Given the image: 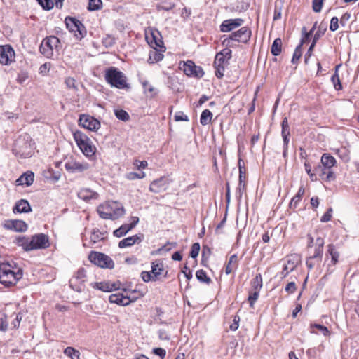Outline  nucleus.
Returning a JSON list of instances; mask_svg holds the SVG:
<instances>
[{
	"instance_id": "nucleus-39",
	"label": "nucleus",
	"mask_w": 359,
	"mask_h": 359,
	"mask_svg": "<svg viewBox=\"0 0 359 359\" xmlns=\"http://www.w3.org/2000/svg\"><path fill=\"white\" fill-rule=\"evenodd\" d=\"M131 229V226H130L128 224H124L121 225L118 229H116L113 234L114 236L120 238L125 236Z\"/></svg>"
},
{
	"instance_id": "nucleus-55",
	"label": "nucleus",
	"mask_w": 359,
	"mask_h": 359,
	"mask_svg": "<svg viewBox=\"0 0 359 359\" xmlns=\"http://www.w3.org/2000/svg\"><path fill=\"white\" fill-rule=\"evenodd\" d=\"M324 0H313L312 8L314 12L319 13L322 10Z\"/></svg>"
},
{
	"instance_id": "nucleus-42",
	"label": "nucleus",
	"mask_w": 359,
	"mask_h": 359,
	"mask_svg": "<svg viewBox=\"0 0 359 359\" xmlns=\"http://www.w3.org/2000/svg\"><path fill=\"white\" fill-rule=\"evenodd\" d=\"M196 277L197 280L201 283L209 284L211 282V279L207 276L206 272L203 270H198L196 273Z\"/></svg>"
},
{
	"instance_id": "nucleus-57",
	"label": "nucleus",
	"mask_w": 359,
	"mask_h": 359,
	"mask_svg": "<svg viewBox=\"0 0 359 359\" xmlns=\"http://www.w3.org/2000/svg\"><path fill=\"white\" fill-rule=\"evenodd\" d=\"M177 245V243L175 242H168L164 245H163L161 248H160L158 251V252H168L170 251L172 248H175Z\"/></svg>"
},
{
	"instance_id": "nucleus-35",
	"label": "nucleus",
	"mask_w": 359,
	"mask_h": 359,
	"mask_svg": "<svg viewBox=\"0 0 359 359\" xmlns=\"http://www.w3.org/2000/svg\"><path fill=\"white\" fill-rule=\"evenodd\" d=\"M341 67V65H338L335 67V72L331 77V81L334 84V88L337 90H339L342 88V86L338 74V69Z\"/></svg>"
},
{
	"instance_id": "nucleus-15",
	"label": "nucleus",
	"mask_w": 359,
	"mask_h": 359,
	"mask_svg": "<svg viewBox=\"0 0 359 359\" xmlns=\"http://www.w3.org/2000/svg\"><path fill=\"white\" fill-rule=\"evenodd\" d=\"M33 250L45 249L48 247V238L43 233H39L31 238Z\"/></svg>"
},
{
	"instance_id": "nucleus-58",
	"label": "nucleus",
	"mask_w": 359,
	"mask_h": 359,
	"mask_svg": "<svg viewBox=\"0 0 359 359\" xmlns=\"http://www.w3.org/2000/svg\"><path fill=\"white\" fill-rule=\"evenodd\" d=\"M8 328V323L6 319V315L0 313V330L6 331Z\"/></svg>"
},
{
	"instance_id": "nucleus-7",
	"label": "nucleus",
	"mask_w": 359,
	"mask_h": 359,
	"mask_svg": "<svg viewBox=\"0 0 359 359\" xmlns=\"http://www.w3.org/2000/svg\"><path fill=\"white\" fill-rule=\"evenodd\" d=\"M65 22L67 28L69 32H73L77 39H81L86 35V27L79 20L67 17Z\"/></svg>"
},
{
	"instance_id": "nucleus-44",
	"label": "nucleus",
	"mask_w": 359,
	"mask_h": 359,
	"mask_svg": "<svg viewBox=\"0 0 359 359\" xmlns=\"http://www.w3.org/2000/svg\"><path fill=\"white\" fill-rule=\"evenodd\" d=\"M64 353L68 356L70 357L72 359H80V353L79 351L74 349L73 347H67Z\"/></svg>"
},
{
	"instance_id": "nucleus-54",
	"label": "nucleus",
	"mask_w": 359,
	"mask_h": 359,
	"mask_svg": "<svg viewBox=\"0 0 359 359\" xmlns=\"http://www.w3.org/2000/svg\"><path fill=\"white\" fill-rule=\"evenodd\" d=\"M101 233L99 229H93L91 235H90V241L92 243H95L99 241L102 240Z\"/></svg>"
},
{
	"instance_id": "nucleus-46",
	"label": "nucleus",
	"mask_w": 359,
	"mask_h": 359,
	"mask_svg": "<svg viewBox=\"0 0 359 359\" xmlns=\"http://www.w3.org/2000/svg\"><path fill=\"white\" fill-rule=\"evenodd\" d=\"M296 266L294 265V264L293 262H290V260L287 261V264L285 265L280 274H281V278H285L288 274L289 273H290L291 271H292L294 269H295Z\"/></svg>"
},
{
	"instance_id": "nucleus-49",
	"label": "nucleus",
	"mask_w": 359,
	"mask_h": 359,
	"mask_svg": "<svg viewBox=\"0 0 359 359\" xmlns=\"http://www.w3.org/2000/svg\"><path fill=\"white\" fill-rule=\"evenodd\" d=\"M311 327L317 328L325 337L329 336L330 334V332L329 331L327 327L323 325L314 323L311 324Z\"/></svg>"
},
{
	"instance_id": "nucleus-5",
	"label": "nucleus",
	"mask_w": 359,
	"mask_h": 359,
	"mask_svg": "<svg viewBox=\"0 0 359 359\" xmlns=\"http://www.w3.org/2000/svg\"><path fill=\"white\" fill-rule=\"evenodd\" d=\"M60 46V39L55 36H50L42 41L39 50L44 56L50 58L53 55V50H57Z\"/></svg>"
},
{
	"instance_id": "nucleus-33",
	"label": "nucleus",
	"mask_w": 359,
	"mask_h": 359,
	"mask_svg": "<svg viewBox=\"0 0 359 359\" xmlns=\"http://www.w3.org/2000/svg\"><path fill=\"white\" fill-rule=\"evenodd\" d=\"M212 113L209 109H205L202 111L200 117V123L203 126H206L211 122Z\"/></svg>"
},
{
	"instance_id": "nucleus-45",
	"label": "nucleus",
	"mask_w": 359,
	"mask_h": 359,
	"mask_svg": "<svg viewBox=\"0 0 359 359\" xmlns=\"http://www.w3.org/2000/svg\"><path fill=\"white\" fill-rule=\"evenodd\" d=\"M114 114L116 117L121 121H128L130 120V115L123 109H115Z\"/></svg>"
},
{
	"instance_id": "nucleus-23",
	"label": "nucleus",
	"mask_w": 359,
	"mask_h": 359,
	"mask_svg": "<svg viewBox=\"0 0 359 359\" xmlns=\"http://www.w3.org/2000/svg\"><path fill=\"white\" fill-rule=\"evenodd\" d=\"M13 212L27 213L32 211L30 204L27 200L20 199L13 208Z\"/></svg>"
},
{
	"instance_id": "nucleus-14",
	"label": "nucleus",
	"mask_w": 359,
	"mask_h": 359,
	"mask_svg": "<svg viewBox=\"0 0 359 359\" xmlns=\"http://www.w3.org/2000/svg\"><path fill=\"white\" fill-rule=\"evenodd\" d=\"M244 20L241 18L228 19L222 22L220 25V31L222 32H229L241 27Z\"/></svg>"
},
{
	"instance_id": "nucleus-19",
	"label": "nucleus",
	"mask_w": 359,
	"mask_h": 359,
	"mask_svg": "<svg viewBox=\"0 0 359 359\" xmlns=\"http://www.w3.org/2000/svg\"><path fill=\"white\" fill-rule=\"evenodd\" d=\"M143 238V235H134L132 236H129L126 238L118 243V247L120 248H124L127 247H130L135 243H140L142 242Z\"/></svg>"
},
{
	"instance_id": "nucleus-51",
	"label": "nucleus",
	"mask_w": 359,
	"mask_h": 359,
	"mask_svg": "<svg viewBox=\"0 0 359 359\" xmlns=\"http://www.w3.org/2000/svg\"><path fill=\"white\" fill-rule=\"evenodd\" d=\"M259 294V291H258V290H254L253 292H250V294H249V297H248V301H249V303H250V306L251 307L253 306V304H255V302L258 299Z\"/></svg>"
},
{
	"instance_id": "nucleus-4",
	"label": "nucleus",
	"mask_w": 359,
	"mask_h": 359,
	"mask_svg": "<svg viewBox=\"0 0 359 359\" xmlns=\"http://www.w3.org/2000/svg\"><path fill=\"white\" fill-rule=\"evenodd\" d=\"M104 77L107 82L111 86L119 89L127 87L126 80L123 73L116 67H111L107 69Z\"/></svg>"
},
{
	"instance_id": "nucleus-28",
	"label": "nucleus",
	"mask_w": 359,
	"mask_h": 359,
	"mask_svg": "<svg viewBox=\"0 0 359 359\" xmlns=\"http://www.w3.org/2000/svg\"><path fill=\"white\" fill-rule=\"evenodd\" d=\"M320 161L323 166L330 170H332V167L337 163L336 159L330 154H323Z\"/></svg>"
},
{
	"instance_id": "nucleus-8",
	"label": "nucleus",
	"mask_w": 359,
	"mask_h": 359,
	"mask_svg": "<svg viewBox=\"0 0 359 359\" xmlns=\"http://www.w3.org/2000/svg\"><path fill=\"white\" fill-rule=\"evenodd\" d=\"M251 34V30L249 28L243 27L238 31L232 32L228 38L223 41V43L228 45L230 41L246 43L250 39Z\"/></svg>"
},
{
	"instance_id": "nucleus-9",
	"label": "nucleus",
	"mask_w": 359,
	"mask_h": 359,
	"mask_svg": "<svg viewBox=\"0 0 359 359\" xmlns=\"http://www.w3.org/2000/svg\"><path fill=\"white\" fill-rule=\"evenodd\" d=\"M86 281V270L83 268H80L74 277L69 280L70 287L78 292L83 290V285Z\"/></svg>"
},
{
	"instance_id": "nucleus-63",
	"label": "nucleus",
	"mask_w": 359,
	"mask_h": 359,
	"mask_svg": "<svg viewBox=\"0 0 359 359\" xmlns=\"http://www.w3.org/2000/svg\"><path fill=\"white\" fill-rule=\"evenodd\" d=\"M174 119L175 121H189L188 116L187 115H185L182 111L177 112L175 115Z\"/></svg>"
},
{
	"instance_id": "nucleus-60",
	"label": "nucleus",
	"mask_w": 359,
	"mask_h": 359,
	"mask_svg": "<svg viewBox=\"0 0 359 359\" xmlns=\"http://www.w3.org/2000/svg\"><path fill=\"white\" fill-rule=\"evenodd\" d=\"M304 167H305V170H306V173L310 177V179L312 181L316 180V178L315 177L316 172H311V165L309 164V163L305 162Z\"/></svg>"
},
{
	"instance_id": "nucleus-47",
	"label": "nucleus",
	"mask_w": 359,
	"mask_h": 359,
	"mask_svg": "<svg viewBox=\"0 0 359 359\" xmlns=\"http://www.w3.org/2000/svg\"><path fill=\"white\" fill-rule=\"evenodd\" d=\"M102 4L101 0H89L88 9L89 11L99 10L101 8Z\"/></svg>"
},
{
	"instance_id": "nucleus-41",
	"label": "nucleus",
	"mask_w": 359,
	"mask_h": 359,
	"mask_svg": "<svg viewBox=\"0 0 359 359\" xmlns=\"http://www.w3.org/2000/svg\"><path fill=\"white\" fill-rule=\"evenodd\" d=\"M327 252L331 256L332 262L333 264H336V263L338 262L339 254L336 250L335 246L333 244H329L327 245Z\"/></svg>"
},
{
	"instance_id": "nucleus-17",
	"label": "nucleus",
	"mask_w": 359,
	"mask_h": 359,
	"mask_svg": "<svg viewBox=\"0 0 359 359\" xmlns=\"http://www.w3.org/2000/svg\"><path fill=\"white\" fill-rule=\"evenodd\" d=\"M323 253V248L316 246L313 255L309 257L306 261V266L312 269L316 264L320 263Z\"/></svg>"
},
{
	"instance_id": "nucleus-52",
	"label": "nucleus",
	"mask_w": 359,
	"mask_h": 359,
	"mask_svg": "<svg viewBox=\"0 0 359 359\" xmlns=\"http://www.w3.org/2000/svg\"><path fill=\"white\" fill-rule=\"evenodd\" d=\"M38 3L46 10H50L53 7V2L52 0H36Z\"/></svg>"
},
{
	"instance_id": "nucleus-11",
	"label": "nucleus",
	"mask_w": 359,
	"mask_h": 359,
	"mask_svg": "<svg viewBox=\"0 0 359 359\" xmlns=\"http://www.w3.org/2000/svg\"><path fill=\"white\" fill-rule=\"evenodd\" d=\"M79 123L82 127L89 130H97L100 128V122L90 115H81Z\"/></svg>"
},
{
	"instance_id": "nucleus-25",
	"label": "nucleus",
	"mask_w": 359,
	"mask_h": 359,
	"mask_svg": "<svg viewBox=\"0 0 359 359\" xmlns=\"http://www.w3.org/2000/svg\"><path fill=\"white\" fill-rule=\"evenodd\" d=\"M164 264L162 261L161 260H156L154 262H151V272L153 275V278H155V279L157 280L160 278V276L164 271Z\"/></svg>"
},
{
	"instance_id": "nucleus-2",
	"label": "nucleus",
	"mask_w": 359,
	"mask_h": 359,
	"mask_svg": "<svg viewBox=\"0 0 359 359\" xmlns=\"http://www.w3.org/2000/svg\"><path fill=\"white\" fill-rule=\"evenodd\" d=\"M22 271L18 269L14 272L11 269V266L6 263L0 264V283L6 287H9L22 278Z\"/></svg>"
},
{
	"instance_id": "nucleus-24",
	"label": "nucleus",
	"mask_w": 359,
	"mask_h": 359,
	"mask_svg": "<svg viewBox=\"0 0 359 359\" xmlns=\"http://www.w3.org/2000/svg\"><path fill=\"white\" fill-rule=\"evenodd\" d=\"M238 265V259L237 255H232L224 266V271L226 275L231 274L232 272L236 271Z\"/></svg>"
},
{
	"instance_id": "nucleus-21",
	"label": "nucleus",
	"mask_w": 359,
	"mask_h": 359,
	"mask_svg": "<svg viewBox=\"0 0 359 359\" xmlns=\"http://www.w3.org/2000/svg\"><path fill=\"white\" fill-rule=\"evenodd\" d=\"M34 179V173L31 171H27L20 175L15 182L18 185L29 187L32 184Z\"/></svg>"
},
{
	"instance_id": "nucleus-6",
	"label": "nucleus",
	"mask_w": 359,
	"mask_h": 359,
	"mask_svg": "<svg viewBox=\"0 0 359 359\" xmlns=\"http://www.w3.org/2000/svg\"><path fill=\"white\" fill-rule=\"evenodd\" d=\"M88 259L100 268L111 269L114 267L113 259L108 255L95 251H92L88 255Z\"/></svg>"
},
{
	"instance_id": "nucleus-59",
	"label": "nucleus",
	"mask_w": 359,
	"mask_h": 359,
	"mask_svg": "<svg viewBox=\"0 0 359 359\" xmlns=\"http://www.w3.org/2000/svg\"><path fill=\"white\" fill-rule=\"evenodd\" d=\"M67 87L68 88H72L75 90H77V86L76 85V80L72 77H68L65 79V81Z\"/></svg>"
},
{
	"instance_id": "nucleus-27",
	"label": "nucleus",
	"mask_w": 359,
	"mask_h": 359,
	"mask_svg": "<svg viewBox=\"0 0 359 359\" xmlns=\"http://www.w3.org/2000/svg\"><path fill=\"white\" fill-rule=\"evenodd\" d=\"M165 180L164 178L161 177L158 180H154L151 183L150 187H149V190L154 193H159L162 190L165 189Z\"/></svg>"
},
{
	"instance_id": "nucleus-30",
	"label": "nucleus",
	"mask_w": 359,
	"mask_h": 359,
	"mask_svg": "<svg viewBox=\"0 0 359 359\" xmlns=\"http://www.w3.org/2000/svg\"><path fill=\"white\" fill-rule=\"evenodd\" d=\"M225 63H227V62L224 61V60L218 62L217 60V56H215V62H214L215 68V75L219 79L223 77V76H224V72L225 69Z\"/></svg>"
},
{
	"instance_id": "nucleus-13",
	"label": "nucleus",
	"mask_w": 359,
	"mask_h": 359,
	"mask_svg": "<svg viewBox=\"0 0 359 359\" xmlns=\"http://www.w3.org/2000/svg\"><path fill=\"white\" fill-rule=\"evenodd\" d=\"M326 29H327L326 26H322V25H320L319 26V27H318V29L314 34V36H313V40H312V43H311L310 47L309 48L307 52L306 53V54L304 55V62H305L306 64L308 63L309 60L311 57L313 48H314V47H315L318 40L323 35H324Z\"/></svg>"
},
{
	"instance_id": "nucleus-32",
	"label": "nucleus",
	"mask_w": 359,
	"mask_h": 359,
	"mask_svg": "<svg viewBox=\"0 0 359 359\" xmlns=\"http://www.w3.org/2000/svg\"><path fill=\"white\" fill-rule=\"evenodd\" d=\"M282 50V41L280 38H276L271 48V52L274 56H278L281 53Z\"/></svg>"
},
{
	"instance_id": "nucleus-10",
	"label": "nucleus",
	"mask_w": 359,
	"mask_h": 359,
	"mask_svg": "<svg viewBox=\"0 0 359 359\" xmlns=\"http://www.w3.org/2000/svg\"><path fill=\"white\" fill-rule=\"evenodd\" d=\"M15 60V52L10 45L0 46V63L8 65Z\"/></svg>"
},
{
	"instance_id": "nucleus-37",
	"label": "nucleus",
	"mask_w": 359,
	"mask_h": 359,
	"mask_svg": "<svg viewBox=\"0 0 359 359\" xmlns=\"http://www.w3.org/2000/svg\"><path fill=\"white\" fill-rule=\"evenodd\" d=\"M231 50L229 48H224L221 52L216 54L217 60L218 62L224 60L226 61L231 58Z\"/></svg>"
},
{
	"instance_id": "nucleus-22",
	"label": "nucleus",
	"mask_w": 359,
	"mask_h": 359,
	"mask_svg": "<svg viewBox=\"0 0 359 359\" xmlns=\"http://www.w3.org/2000/svg\"><path fill=\"white\" fill-rule=\"evenodd\" d=\"M151 39L150 41H149V38L148 36L146 37L147 40L148 41L149 44L151 46V47H152L154 49L156 48L157 47H158L160 48H165L163 46V41L161 39V38L158 37V36H161V34L157 30L152 31L151 33Z\"/></svg>"
},
{
	"instance_id": "nucleus-26",
	"label": "nucleus",
	"mask_w": 359,
	"mask_h": 359,
	"mask_svg": "<svg viewBox=\"0 0 359 359\" xmlns=\"http://www.w3.org/2000/svg\"><path fill=\"white\" fill-rule=\"evenodd\" d=\"M8 229L17 232H24L27 229V224L22 220H13L7 226Z\"/></svg>"
},
{
	"instance_id": "nucleus-34",
	"label": "nucleus",
	"mask_w": 359,
	"mask_h": 359,
	"mask_svg": "<svg viewBox=\"0 0 359 359\" xmlns=\"http://www.w3.org/2000/svg\"><path fill=\"white\" fill-rule=\"evenodd\" d=\"M195 64L191 60H187L184 62L183 65L180 68L184 71V74L187 76H192L194 69L195 68Z\"/></svg>"
},
{
	"instance_id": "nucleus-61",
	"label": "nucleus",
	"mask_w": 359,
	"mask_h": 359,
	"mask_svg": "<svg viewBox=\"0 0 359 359\" xmlns=\"http://www.w3.org/2000/svg\"><path fill=\"white\" fill-rule=\"evenodd\" d=\"M339 28V19L337 17L332 18L330 20V29L332 32L336 31Z\"/></svg>"
},
{
	"instance_id": "nucleus-53",
	"label": "nucleus",
	"mask_w": 359,
	"mask_h": 359,
	"mask_svg": "<svg viewBox=\"0 0 359 359\" xmlns=\"http://www.w3.org/2000/svg\"><path fill=\"white\" fill-rule=\"evenodd\" d=\"M141 278L143 280V281L146 283L156 280L155 278H153V275L151 271H142L141 273Z\"/></svg>"
},
{
	"instance_id": "nucleus-3",
	"label": "nucleus",
	"mask_w": 359,
	"mask_h": 359,
	"mask_svg": "<svg viewBox=\"0 0 359 359\" xmlns=\"http://www.w3.org/2000/svg\"><path fill=\"white\" fill-rule=\"evenodd\" d=\"M74 140L81 152L87 157L93 156L96 148L92 144L90 138L80 130L73 132Z\"/></svg>"
},
{
	"instance_id": "nucleus-1",
	"label": "nucleus",
	"mask_w": 359,
	"mask_h": 359,
	"mask_svg": "<svg viewBox=\"0 0 359 359\" xmlns=\"http://www.w3.org/2000/svg\"><path fill=\"white\" fill-rule=\"evenodd\" d=\"M97 211L101 218L113 220L122 216L125 212L123 207L116 201H111L100 205Z\"/></svg>"
},
{
	"instance_id": "nucleus-36",
	"label": "nucleus",
	"mask_w": 359,
	"mask_h": 359,
	"mask_svg": "<svg viewBox=\"0 0 359 359\" xmlns=\"http://www.w3.org/2000/svg\"><path fill=\"white\" fill-rule=\"evenodd\" d=\"M163 58V55L155 48L154 50L150 51L148 61L150 63H155L162 60Z\"/></svg>"
},
{
	"instance_id": "nucleus-43",
	"label": "nucleus",
	"mask_w": 359,
	"mask_h": 359,
	"mask_svg": "<svg viewBox=\"0 0 359 359\" xmlns=\"http://www.w3.org/2000/svg\"><path fill=\"white\" fill-rule=\"evenodd\" d=\"M251 285L254 290H260L262 287V278L260 273L257 274L252 280Z\"/></svg>"
},
{
	"instance_id": "nucleus-16",
	"label": "nucleus",
	"mask_w": 359,
	"mask_h": 359,
	"mask_svg": "<svg viewBox=\"0 0 359 359\" xmlns=\"http://www.w3.org/2000/svg\"><path fill=\"white\" fill-rule=\"evenodd\" d=\"M119 285L120 283L118 282L111 283L110 281L94 282L91 283V286L94 289H97L106 292L116 290L117 289H118Z\"/></svg>"
},
{
	"instance_id": "nucleus-38",
	"label": "nucleus",
	"mask_w": 359,
	"mask_h": 359,
	"mask_svg": "<svg viewBox=\"0 0 359 359\" xmlns=\"http://www.w3.org/2000/svg\"><path fill=\"white\" fill-rule=\"evenodd\" d=\"M95 193L89 189H81L78 192V197L83 201H88L93 198Z\"/></svg>"
},
{
	"instance_id": "nucleus-40",
	"label": "nucleus",
	"mask_w": 359,
	"mask_h": 359,
	"mask_svg": "<svg viewBox=\"0 0 359 359\" xmlns=\"http://www.w3.org/2000/svg\"><path fill=\"white\" fill-rule=\"evenodd\" d=\"M304 43V39L301 40L300 43L296 47L294 52L293 53V56L292 58V63L295 64L298 62V60L302 57V46Z\"/></svg>"
},
{
	"instance_id": "nucleus-12",
	"label": "nucleus",
	"mask_w": 359,
	"mask_h": 359,
	"mask_svg": "<svg viewBox=\"0 0 359 359\" xmlns=\"http://www.w3.org/2000/svg\"><path fill=\"white\" fill-rule=\"evenodd\" d=\"M65 168L67 171L70 173L82 172L89 169L90 165L86 162H79L76 161H69L65 165Z\"/></svg>"
},
{
	"instance_id": "nucleus-48",
	"label": "nucleus",
	"mask_w": 359,
	"mask_h": 359,
	"mask_svg": "<svg viewBox=\"0 0 359 359\" xmlns=\"http://www.w3.org/2000/svg\"><path fill=\"white\" fill-rule=\"evenodd\" d=\"M145 177V173L144 172H130L126 175V179L129 180H134L135 179H142Z\"/></svg>"
},
{
	"instance_id": "nucleus-56",
	"label": "nucleus",
	"mask_w": 359,
	"mask_h": 359,
	"mask_svg": "<svg viewBox=\"0 0 359 359\" xmlns=\"http://www.w3.org/2000/svg\"><path fill=\"white\" fill-rule=\"evenodd\" d=\"M281 134H290V126L288 124L287 118L285 117L281 123Z\"/></svg>"
},
{
	"instance_id": "nucleus-31",
	"label": "nucleus",
	"mask_w": 359,
	"mask_h": 359,
	"mask_svg": "<svg viewBox=\"0 0 359 359\" xmlns=\"http://www.w3.org/2000/svg\"><path fill=\"white\" fill-rule=\"evenodd\" d=\"M144 92L150 97H154L158 94V90L154 88L149 81L142 82Z\"/></svg>"
},
{
	"instance_id": "nucleus-20",
	"label": "nucleus",
	"mask_w": 359,
	"mask_h": 359,
	"mask_svg": "<svg viewBox=\"0 0 359 359\" xmlns=\"http://www.w3.org/2000/svg\"><path fill=\"white\" fill-rule=\"evenodd\" d=\"M109 301L110 303L116 304L121 306H127L131 302L128 296H124L121 293L111 294L109 297Z\"/></svg>"
},
{
	"instance_id": "nucleus-18",
	"label": "nucleus",
	"mask_w": 359,
	"mask_h": 359,
	"mask_svg": "<svg viewBox=\"0 0 359 359\" xmlns=\"http://www.w3.org/2000/svg\"><path fill=\"white\" fill-rule=\"evenodd\" d=\"M316 174L318 175L323 180L330 182L335 179V175L332 170L327 169L322 164L318 165L314 168Z\"/></svg>"
},
{
	"instance_id": "nucleus-50",
	"label": "nucleus",
	"mask_w": 359,
	"mask_h": 359,
	"mask_svg": "<svg viewBox=\"0 0 359 359\" xmlns=\"http://www.w3.org/2000/svg\"><path fill=\"white\" fill-rule=\"evenodd\" d=\"M200 248V244L198 243H194L191 248L190 257L192 258L197 257L199 254Z\"/></svg>"
},
{
	"instance_id": "nucleus-62",
	"label": "nucleus",
	"mask_w": 359,
	"mask_h": 359,
	"mask_svg": "<svg viewBox=\"0 0 359 359\" xmlns=\"http://www.w3.org/2000/svg\"><path fill=\"white\" fill-rule=\"evenodd\" d=\"M332 208L327 209V212L321 217L320 222H327L331 220L332 219Z\"/></svg>"
},
{
	"instance_id": "nucleus-64",
	"label": "nucleus",
	"mask_w": 359,
	"mask_h": 359,
	"mask_svg": "<svg viewBox=\"0 0 359 359\" xmlns=\"http://www.w3.org/2000/svg\"><path fill=\"white\" fill-rule=\"evenodd\" d=\"M296 290L297 287L294 282L289 283L285 288V290L289 294H293L296 291Z\"/></svg>"
},
{
	"instance_id": "nucleus-29",
	"label": "nucleus",
	"mask_w": 359,
	"mask_h": 359,
	"mask_svg": "<svg viewBox=\"0 0 359 359\" xmlns=\"http://www.w3.org/2000/svg\"><path fill=\"white\" fill-rule=\"evenodd\" d=\"M15 243L18 246H21L25 251L33 250L31 239H29V238L25 236H19L16 238Z\"/></svg>"
}]
</instances>
